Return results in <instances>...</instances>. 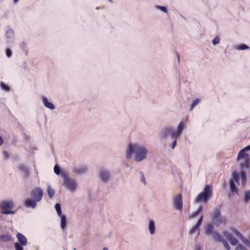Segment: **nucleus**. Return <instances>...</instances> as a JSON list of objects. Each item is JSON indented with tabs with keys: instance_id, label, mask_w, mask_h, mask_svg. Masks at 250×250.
Instances as JSON below:
<instances>
[{
	"instance_id": "nucleus-1",
	"label": "nucleus",
	"mask_w": 250,
	"mask_h": 250,
	"mask_svg": "<svg viewBox=\"0 0 250 250\" xmlns=\"http://www.w3.org/2000/svg\"><path fill=\"white\" fill-rule=\"evenodd\" d=\"M148 153L147 148L138 143H130L128 144L125 151V158L130 160L134 156L135 162L139 163L146 159Z\"/></svg>"
},
{
	"instance_id": "nucleus-2",
	"label": "nucleus",
	"mask_w": 250,
	"mask_h": 250,
	"mask_svg": "<svg viewBox=\"0 0 250 250\" xmlns=\"http://www.w3.org/2000/svg\"><path fill=\"white\" fill-rule=\"evenodd\" d=\"M184 129V125L182 122H181L177 126L176 130L171 126H167L163 128L160 132V135L162 139H167L170 137L179 138Z\"/></svg>"
},
{
	"instance_id": "nucleus-3",
	"label": "nucleus",
	"mask_w": 250,
	"mask_h": 250,
	"mask_svg": "<svg viewBox=\"0 0 250 250\" xmlns=\"http://www.w3.org/2000/svg\"><path fill=\"white\" fill-rule=\"evenodd\" d=\"M43 190L39 187L35 188L30 193L31 198L25 200L24 205L28 208H35L37 207V203L40 202L43 196Z\"/></svg>"
},
{
	"instance_id": "nucleus-4",
	"label": "nucleus",
	"mask_w": 250,
	"mask_h": 250,
	"mask_svg": "<svg viewBox=\"0 0 250 250\" xmlns=\"http://www.w3.org/2000/svg\"><path fill=\"white\" fill-rule=\"evenodd\" d=\"M212 194V187L207 185L204 188V190L199 193L195 199V202H207L211 198Z\"/></svg>"
},
{
	"instance_id": "nucleus-5",
	"label": "nucleus",
	"mask_w": 250,
	"mask_h": 250,
	"mask_svg": "<svg viewBox=\"0 0 250 250\" xmlns=\"http://www.w3.org/2000/svg\"><path fill=\"white\" fill-rule=\"evenodd\" d=\"M98 177L103 184H107L111 180L112 172L109 168L102 167L98 171Z\"/></svg>"
},
{
	"instance_id": "nucleus-6",
	"label": "nucleus",
	"mask_w": 250,
	"mask_h": 250,
	"mask_svg": "<svg viewBox=\"0 0 250 250\" xmlns=\"http://www.w3.org/2000/svg\"><path fill=\"white\" fill-rule=\"evenodd\" d=\"M240 174L233 171L232 173V177L229 180V186L232 194L234 195L238 193V189L236 185H239L240 180Z\"/></svg>"
},
{
	"instance_id": "nucleus-7",
	"label": "nucleus",
	"mask_w": 250,
	"mask_h": 250,
	"mask_svg": "<svg viewBox=\"0 0 250 250\" xmlns=\"http://www.w3.org/2000/svg\"><path fill=\"white\" fill-rule=\"evenodd\" d=\"M62 177L63 186L70 191H75L77 187L76 181L74 179L70 178L67 173H62Z\"/></svg>"
},
{
	"instance_id": "nucleus-8",
	"label": "nucleus",
	"mask_w": 250,
	"mask_h": 250,
	"mask_svg": "<svg viewBox=\"0 0 250 250\" xmlns=\"http://www.w3.org/2000/svg\"><path fill=\"white\" fill-rule=\"evenodd\" d=\"M14 204L13 201H2L0 203V214L5 215L15 214L16 211L12 210Z\"/></svg>"
},
{
	"instance_id": "nucleus-9",
	"label": "nucleus",
	"mask_w": 250,
	"mask_h": 250,
	"mask_svg": "<svg viewBox=\"0 0 250 250\" xmlns=\"http://www.w3.org/2000/svg\"><path fill=\"white\" fill-rule=\"evenodd\" d=\"M18 243L14 244L15 250H23V246L27 244V239L26 237L22 233L18 232L16 235Z\"/></svg>"
},
{
	"instance_id": "nucleus-10",
	"label": "nucleus",
	"mask_w": 250,
	"mask_h": 250,
	"mask_svg": "<svg viewBox=\"0 0 250 250\" xmlns=\"http://www.w3.org/2000/svg\"><path fill=\"white\" fill-rule=\"evenodd\" d=\"M211 219L213 224L216 227L220 226L223 223V219L221 216L220 210L219 208L214 209L211 215Z\"/></svg>"
},
{
	"instance_id": "nucleus-11",
	"label": "nucleus",
	"mask_w": 250,
	"mask_h": 250,
	"mask_svg": "<svg viewBox=\"0 0 250 250\" xmlns=\"http://www.w3.org/2000/svg\"><path fill=\"white\" fill-rule=\"evenodd\" d=\"M173 207L176 209L181 210L183 208L182 195L181 193L178 194L173 198Z\"/></svg>"
},
{
	"instance_id": "nucleus-12",
	"label": "nucleus",
	"mask_w": 250,
	"mask_h": 250,
	"mask_svg": "<svg viewBox=\"0 0 250 250\" xmlns=\"http://www.w3.org/2000/svg\"><path fill=\"white\" fill-rule=\"evenodd\" d=\"M5 36L7 39L6 41L7 43L12 44L14 43L15 35L13 30L11 28H8L5 32Z\"/></svg>"
},
{
	"instance_id": "nucleus-13",
	"label": "nucleus",
	"mask_w": 250,
	"mask_h": 250,
	"mask_svg": "<svg viewBox=\"0 0 250 250\" xmlns=\"http://www.w3.org/2000/svg\"><path fill=\"white\" fill-rule=\"evenodd\" d=\"M223 234L232 246H236L239 244L238 240L228 231H224Z\"/></svg>"
},
{
	"instance_id": "nucleus-14",
	"label": "nucleus",
	"mask_w": 250,
	"mask_h": 250,
	"mask_svg": "<svg viewBox=\"0 0 250 250\" xmlns=\"http://www.w3.org/2000/svg\"><path fill=\"white\" fill-rule=\"evenodd\" d=\"M41 99L43 105L47 108L53 110L55 108V106L53 103L50 102L48 99L44 96H42Z\"/></svg>"
},
{
	"instance_id": "nucleus-15",
	"label": "nucleus",
	"mask_w": 250,
	"mask_h": 250,
	"mask_svg": "<svg viewBox=\"0 0 250 250\" xmlns=\"http://www.w3.org/2000/svg\"><path fill=\"white\" fill-rule=\"evenodd\" d=\"M203 219V216H201L198 219L195 225H194L189 230V234L190 235L193 234L196 231H198V235L199 234V227L201 225Z\"/></svg>"
},
{
	"instance_id": "nucleus-16",
	"label": "nucleus",
	"mask_w": 250,
	"mask_h": 250,
	"mask_svg": "<svg viewBox=\"0 0 250 250\" xmlns=\"http://www.w3.org/2000/svg\"><path fill=\"white\" fill-rule=\"evenodd\" d=\"M247 150L245 148L242 149L238 152L237 160L238 161H240L243 160V162L246 160H248L249 154L247 153Z\"/></svg>"
},
{
	"instance_id": "nucleus-17",
	"label": "nucleus",
	"mask_w": 250,
	"mask_h": 250,
	"mask_svg": "<svg viewBox=\"0 0 250 250\" xmlns=\"http://www.w3.org/2000/svg\"><path fill=\"white\" fill-rule=\"evenodd\" d=\"M87 167L86 166H80L79 167H74L73 168V172L78 175H83L86 172Z\"/></svg>"
},
{
	"instance_id": "nucleus-18",
	"label": "nucleus",
	"mask_w": 250,
	"mask_h": 250,
	"mask_svg": "<svg viewBox=\"0 0 250 250\" xmlns=\"http://www.w3.org/2000/svg\"><path fill=\"white\" fill-rule=\"evenodd\" d=\"M12 241V236L9 233L0 234V242L7 243Z\"/></svg>"
},
{
	"instance_id": "nucleus-19",
	"label": "nucleus",
	"mask_w": 250,
	"mask_h": 250,
	"mask_svg": "<svg viewBox=\"0 0 250 250\" xmlns=\"http://www.w3.org/2000/svg\"><path fill=\"white\" fill-rule=\"evenodd\" d=\"M19 169L22 173L23 176L27 178L29 175V171L28 167L25 165L21 164L18 167Z\"/></svg>"
},
{
	"instance_id": "nucleus-20",
	"label": "nucleus",
	"mask_w": 250,
	"mask_h": 250,
	"mask_svg": "<svg viewBox=\"0 0 250 250\" xmlns=\"http://www.w3.org/2000/svg\"><path fill=\"white\" fill-rule=\"evenodd\" d=\"M148 229L150 235H154L156 231L155 222L152 220H149L148 226Z\"/></svg>"
},
{
	"instance_id": "nucleus-21",
	"label": "nucleus",
	"mask_w": 250,
	"mask_h": 250,
	"mask_svg": "<svg viewBox=\"0 0 250 250\" xmlns=\"http://www.w3.org/2000/svg\"><path fill=\"white\" fill-rule=\"evenodd\" d=\"M59 216L61 219V228L62 230H64L66 228L67 225L66 217L64 214Z\"/></svg>"
},
{
	"instance_id": "nucleus-22",
	"label": "nucleus",
	"mask_w": 250,
	"mask_h": 250,
	"mask_svg": "<svg viewBox=\"0 0 250 250\" xmlns=\"http://www.w3.org/2000/svg\"><path fill=\"white\" fill-rule=\"evenodd\" d=\"M234 48L237 50H245L250 49V47L248 45L244 43H241L235 45L234 46Z\"/></svg>"
},
{
	"instance_id": "nucleus-23",
	"label": "nucleus",
	"mask_w": 250,
	"mask_h": 250,
	"mask_svg": "<svg viewBox=\"0 0 250 250\" xmlns=\"http://www.w3.org/2000/svg\"><path fill=\"white\" fill-rule=\"evenodd\" d=\"M54 173L57 175H61L62 177V173H66L64 170H62L61 167L57 165H56L54 167Z\"/></svg>"
},
{
	"instance_id": "nucleus-24",
	"label": "nucleus",
	"mask_w": 250,
	"mask_h": 250,
	"mask_svg": "<svg viewBox=\"0 0 250 250\" xmlns=\"http://www.w3.org/2000/svg\"><path fill=\"white\" fill-rule=\"evenodd\" d=\"M240 177L241 180L242 186L244 187L246 185L247 182V177L245 172L241 171L240 173Z\"/></svg>"
},
{
	"instance_id": "nucleus-25",
	"label": "nucleus",
	"mask_w": 250,
	"mask_h": 250,
	"mask_svg": "<svg viewBox=\"0 0 250 250\" xmlns=\"http://www.w3.org/2000/svg\"><path fill=\"white\" fill-rule=\"evenodd\" d=\"M20 47L22 50L24 54L27 56L28 55V47L26 43L25 42H21L20 43Z\"/></svg>"
},
{
	"instance_id": "nucleus-26",
	"label": "nucleus",
	"mask_w": 250,
	"mask_h": 250,
	"mask_svg": "<svg viewBox=\"0 0 250 250\" xmlns=\"http://www.w3.org/2000/svg\"><path fill=\"white\" fill-rule=\"evenodd\" d=\"M205 232L206 234L212 235L213 231V227L211 224H208L205 227Z\"/></svg>"
},
{
	"instance_id": "nucleus-27",
	"label": "nucleus",
	"mask_w": 250,
	"mask_h": 250,
	"mask_svg": "<svg viewBox=\"0 0 250 250\" xmlns=\"http://www.w3.org/2000/svg\"><path fill=\"white\" fill-rule=\"evenodd\" d=\"M211 235L213 239L220 242H221L224 239L222 235L217 232H215L214 233H213V234Z\"/></svg>"
},
{
	"instance_id": "nucleus-28",
	"label": "nucleus",
	"mask_w": 250,
	"mask_h": 250,
	"mask_svg": "<svg viewBox=\"0 0 250 250\" xmlns=\"http://www.w3.org/2000/svg\"><path fill=\"white\" fill-rule=\"evenodd\" d=\"M240 166L242 170L243 169H248L250 171V164L248 163V160L240 162Z\"/></svg>"
},
{
	"instance_id": "nucleus-29",
	"label": "nucleus",
	"mask_w": 250,
	"mask_h": 250,
	"mask_svg": "<svg viewBox=\"0 0 250 250\" xmlns=\"http://www.w3.org/2000/svg\"><path fill=\"white\" fill-rule=\"evenodd\" d=\"M231 231L241 240L242 242L245 238L242 234L234 228L231 229Z\"/></svg>"
},
{
	"instance_id": "nucleus-30",
	"label": "nucleus",
	"mask_w": 250,
	"mask_h": 250,
	"mask_svg": "<svg viewBox=\"0 0 250 250\" xmlns=\"http://www.w3.org/2000/svg\"><path fill=\"white\" fill-rule=\"evenodd\" d=\"M47 192L48 195L50 199L53 198V197L54 196L55 194V190L52 188L50 186H48L47 189Z\"/></svg>"
},
{
	"instance_id": "nucleus-31",
	"label": "nucleus",
	"mask_w": 250,
	"mask_h": 250,
	"mask_svg": "<svg viewBox=\"0 0 250 250\" xmlns=\"http://www.w3.org/2000/svg\"><path fill=\"white\" fill-rule=\"evenodd\" d=\"M0 87L2 90L6 92H9L10 90V86L3 82L0 83Z\"/></svg>"
},
{
	"instance_id": "nucleus-32",
	"label": "nucleus",
	"mask_w": 250,
	"mask_h": 250,
	"mask_svg": "<svg viewBox=\"0 0 250 250\" xmlns=\"http://www.w3.org/2000/svg\"><path fill=\"white\" fill-rule=\"evenodd\" d=\"M244 196V201L245 203H248L250 200V189L245 191Z\"/></svg>"
},
{
	"instance_id": "nucleus-33",
	"label": "nucleus",
	"mask_w": 250,
	"mask_h": 250,
	"mask_svg": "<svg viewBox=\"0 0 250 250\" xmlns=\"http://www.w3.org/2000/svg\"><path fill=\"white\" fill-rule=\"evenodd\" d=\"M201 102V99L196 98L190 104V107L189 109V111H191L193 110L194 107L196 106Z\"/></svg>"
},
{
	"instance_id": "nucleus-34",
	"label": "nucleus",
	"mask_w": 250,
	"mask_h": 250,
	"mask_svg": "<svg viewBox=\"0 0 250 250\" xmlns=\"http://www.w3.org/2000/svg\"><path fill=\"white\" fill-rule=\"evenodd\" d=\"M55 208L56 210L57 214L58 216H60L63 215L62 214V209H61V205L59 203H57L55 206Z\"/></svg>"
},
{
	"instance_id": "nucleus-35",
	"label": "nucleus",
	"mask_w": 250,
	"mask_h": 250,
	"mask_svg": "<svg viewBox=\"0 0 250 250\" xmlns=\"http://www.w3.org/2000/svg\"><path fill=\"white\" fill-rule=\"evenodd\" d=\"M155 8L156 9L161 10V11H162L165 13H167L168 12L167 7L165 6L156 5L155 6Z\"/></svg>"
},
{
	"instance_id": "nucleus-36",
	"label": "nucleus",
	"mask_w": 250,
	"mask_h": 250,
	"mask_svg": "<svg viewBox=\"0 0 250 250\" xmlns=\"http://www.w3.org/2000/svg\"><path fill=\"white\" fill-rule=\"evenodd\" d=\"M202 208L201 206L199 207L198 208L191 214V217H196L202 211Z\"/></svg>"
},
{
	"instance_id": "nucleus-37",
	"label": "nucleus",
	"mask_w": 250,
	"mask_h": 250,
	"mask_svg": "<svg viewBox=\"0 0 250 250\" xmlns=\"http://www.w3.org/2000/svg\"><path fill=\"white\" fill-rule=\"evenodd\" d=\"M234 250H248L245 246H244L242 244L240 243V244H237Z\"/></svg>"
},
{
	"instance_id": "nucleus-38",
	"label": "nucleus",
	"mask_w": 250,
	"mask_h": 250,
	"mask_svg": "<svg viewBox=\"0 0 250 250\" xmlns=\"http://www.w3.org/2000/svg\"><path fill=\"white\" fill-rule=\"evenodd\" d=\"M220 39L219 36H216L212 41V43L214 45L218 44L220 42Z\"/></svg>"
},
{
	"instance_id": "nucleus-39",
	"label": "nucleus",
	"mask_w": 250,
	"mask_h": 250,
	"mask_svg": "<svg viewBox=\"0 0 250 250\" xmlns=\"http://www.w3.org/2000/svg\"><path fill=\"white\" fill-rule=\"evenodd\" d=\"M5 55L8 58H10L12 55V51L11 48L7 47L6 48L5 51Z\"/></svg>"
},
{
	"instance_id": "nucleus-40",
	"label": "nucleus",
	"mask_w": 250,
	"mask_h": 250,
	"mask_svg": "<svg viewBox=\"0 0 250 250\" xmlns=\"http://www.w3.org/2000/svg\"><path fill=\"white\" fill-rule=\"evenodd\" d=\"M224 247L225 248V249L227 250H230V247L229 246V244L228 243V242H227L226 240H225L224 239H223V240L221 242Z\"/></svg>"
},
{
	"instance_id": "nucleus-41",
	"label": "nucleus",
	"mask_w": 250,
	"mask_h": 250,
	"mask_svg": "<svg viewBox=\"0 0 250 250\" xmlns=\"http://www.w3.org/2000/svg\"><path fill=\"white\" fill-rule=\"evenodd\" d=\"M139 174L141 176V178H140V180L141 181L144 183V185H146V180H145V176H144V173L142 171H140L139 172Z\"/></svg>"
},
{
	"instance_id": "nucleus-42",
	"label": "nucleus",
	"mask_w": 250,
	"mask_h": 250,
	"mask_svg": "<svg viewBox=\"0 0 250 250\" xmlns=\"http://www.w3.org/2000/svg\"><path fill=\"white\" fill-rule=\"evenodd\" d=\"M177 139L178 138H172V139L173 140V142H172V143L171 144V148L172 149H174L175 147V146H176L177 145Z\"/></svg>"
},
{
	"instance_id": "nucleus-43",
	"label": "nucleus",
	"mask_w": 250,
	"mask_h": 250,
	"mask_svg": "<svg viewBox=\"0 0 250 250\" xmlns=\"http://www.w3.org/2000/svg\"><path fill=\"white\" fill-rule=\"evenodd\" d=\"M242 242L244 243L246 246L250 248V241L245 238Z\"/></svg>"
},
{
	"instance_id": "nucleus-44",
	"label": "nucleus",
	"mask_w": 250,
	"mask_h": 250,
	"mask_svg": "<svg viewBox=\"0 0 250 250\" xmlns=\"http://www.w3.org/2000/svg\"><path fill=\"white\" fill-rule=\"evenodd\" d=\"M3 156L5 159H7L9 158V155L8 152L7 151H4L3 152Z\"/></svg>"
},
{
	"instance_id": "nucleus-45",
	"label": "nucleus",
	"mask_w": 250,
	"mask_h": 250,
	"mask_svg": "<svg viewBox=\"0 0 250 250\" xmlns=\"http://www.w3.org/2000/svg\"><path fill=\"white\" fill-rule=\"evenodd\" d=\"M201 246L200 245L197 244L195 247V250H200Z\"/></svg>"
},
{
	"instance_id": "nucleus-46",
	"label": "nucleus",
	"mask_w": 250,
	"mask_h": 250,
	"mask_svg": "<svg viewBox=\"0 0 250 250\" xmlns=\"http://www.w3.org/2000/svg\"><path fill=\"white\" fill-rule=\"evenodd\" d=\"M3 143V140L2 138L0 136V146H1Z\"/></svg>"
},
{
	"instance_id": "nucleus-47",
	"label": "nucleus",
	"mask_w": 250,
	"mask_h": 250,
	"mask_svg": "<svg viewBox=\"0 0 250 250\" xmlns=\"http://www.w3.org/2000/svg\"><path fill=\"white\" fill-rule=\"evenodd\" d=\"M247 151H250V145L245 147Z\"/></svg>"
},
{
	"instance_id": "nucleus-48",
	"label": "nucleus",
	"mask_w": 250,
	"mask_h": 250,
	"mask_svg": "<svg viewBox=\"0 0 250 250\" xmlns=\"http://www.w3.org/2000/svg\"><path fill=\"white\" fill-rule=\"evenodd\" d=\"M102 250H108V249H107V248L104 247L103 248V249Z\"/></svg>"
},
{
	"instance_id": "nucleus-49",
	"label": "nucleus",
	"mask_w": 250,
	"mask_h": 250,
	"mask_svg": "<svg viewBox=\"0 0 250 250\" xmlns=\"http://www.w3.org/2000/svg\"><path fill=\"white\" fill-rule=\"evenodd\" d=\"M19 0H13L14 2L15 3H17L18 1H19Z\"/></svg>"
},
{
	"instance_id": "nucleus-50",
	"label": "nucleus",
	"mask_w": 250,
	"mask_h": 250,
	"mask_svg": "<svg viewBox=\"0 0 250 250\" xmlns=\"http://www.w3.org/2000/svg\"><path fill=\"white\" fill-rule=\"evenodd\" d=\"M110 3H113V1L112 0H108Z\"/></svg>"
},
{
	"instance_id": "nucleus-51",
	"label": "nucleus",
	"mask_w": 250,
	"mask_h": 250,
	"mask_svg": "<svg viewBox=\"0 0 250 250\" xmlns=\"http://www.w3.org/2000/svg\"><path fill=\"white\" fill-rule=\"evenodd\" d=\"M178 62H180V57H179V55H178Z\"/></svg>"
},
{
	"instance_id": "nucleus-52",
	"label": "nucleus",
	"mask_w": 250,
	"mask_h": 250,
	"mask_svg": "<svg viewBox=\"0 0 250 250\" xmlns=\"http://www.w3.org/2000/svg\"><path fill=\"white\" fill-rule=\"evenodd\" d=\"M248 163L250 164V161L249 160H248Z\"/></svg>"
},
{
	"instance_id": "nucleus-53",
	"label": "nucleus",
	"mask_w": 250,
	"mask_h": 250,
	"mask_svg": "<svg viewBox=\"0 0 250 250\" xmlns=\"http://www.w3.org/2000/svg\"><path fill=\"white\" fill-rule=\"evenodd\" d=\"M99 9V7H96V9Z\"/></svg>"
},
{
	"instance_id": "nucleus-54",
	"label": "nucleus",
	"mask_w": 250,
	"mask_h": 250,
	"mask_svg": "<svg viewBox=\"0 0 250 250\" xmlns=\"http://www.w3.org/2000/svg\"><path fill=\"white\" fill-rule=\"evenodd\" d=\"M74 250H76V249L75 248H74Z\"/></svg>"
}]
</instances>
